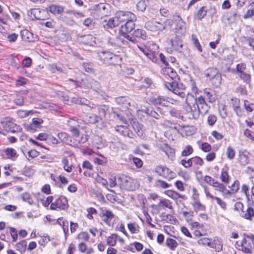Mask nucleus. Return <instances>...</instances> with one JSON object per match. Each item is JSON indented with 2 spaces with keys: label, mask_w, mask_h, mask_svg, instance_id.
I'll list each match as a JSON object with an SVG mask.
<instances>
[{
  "label": "nucleus",
  "mask_w": 254,
  "mask_h": 254,
  "mask_svg": "<svg viewBox=\"0 0 254 254\" xmlns=\"http://www.w3.org/2000/svg\"><path fill=\"white\" fill-rule=\"evenodd\" d=\"M99 114H100V116H103L105 117L106 115V113L108 110V108L106 105H101L98 108Z\"/></svg>",
  "instance_id": "de8ad7c7"
},
{
  "label": "nucleus",
  "mask_w": 254,
  "mask_h": 254,
  "mask_svg": "<svg viewBox=\"0 0 254 254\" xmlns=\"http://www.w3.org/2000/svg\"><path fill=\"white\" fill-rule=\"evenodd\" d=\"M186 102L190 119H197L200 114H205L208 110L204 98L202 96L195 98L191 94H188L186 96Z\"/></svg>",
  "instance_id": "f257e3e1"
},
{
  "label": "nucleus",
  "mask_w": 254,
  "mask_h": 254,
  "mask_svg": "<svg viewBox=\"0 0 254 254\" xmlns=\"http://www.w3.org/2000/svg\"><path fill=\"white\" fill-rule=\"evenodd\" d=\"M133 36L134 37H137L143 40H145L146 39V32L142 29H137L134 30L133 33Z\"/></svg>",
  "instance_id": "b1692460"
},
{
  "label": "nucleus",
  "mask_w": 254,
  "mask_h": 254,
  "mask_svg": "<svg viewBox=\"0 0 254 254\" xmlns=\"http://www.w3.org/2000/svg\"><path fill=\"white\" fill-rule=\"evenodd\" d=\"M204 73L212 85L216 87L220 86L222 82V76L217 68L214 67L207 68Z\"/></svg>",
  "instance_id": "20e7f679"
},
{
  "label": "nucleus",
  "mask_w": 254,
  "mask_h": 254,
  "mask_svg": "<svg viewBox=\"0 0 254 254\" xmlns=\"http://www.w3.org/2000/svg\"><path fill=\"white\" fill-rule=\"evenodd\" d=\"M166 87L170 91L173 92L179 87V85L176 81L167 82L165 83Z\"/></svg>",
  "instance_id": "473e14b6"
},
{
  "label": "nucleus",
  "mask_w": 254,
  "mask_h": 254,
  "mask_svg": "<svg viewBox=\"0 0 254 254\" xmlns=\"http://www.w3.org/2000/svg\"><path fill=\"white\" fill-rule=\"evenodd\" d=\"M117 236V234H113L111 236L109 237L107 240V244L111 246H115L116 244Z\"/></svg>",
  "instance_id": "c9c22d12"
},
{
  "label": "nucleus",
  "mask_w": 254,
  "mask_h": 254,
  "mask_svg": "<svg viewBox=\"0 0 254 254\" xmlns=\"http://www.w3.org/2000/svg\"><path fill=\"white\" fill-rule=\"evenodd\" d=\"M160 204L163 205L166 207H167L169 209H172L173 206L172 205V204L171 202L167 199H161L160 201Z\"/></svg>",
  "instance_id": "bf43d9fd"
},
{
  "label": "nucleus",
  "mask_w": 254,
  "mask_h": 254,
  "mask_svg": "<svg viewBox=\"0 0 254 254\" xmlns=\"http://www.w3.org/2000/svg\"><path fill=\"white\" fill-rule=\"evenodd\" d=\"M21 197L24 201H27V202L30 205L34 203L33 200L31 198L30 194L28 192H24L22 193Z\"/></svg>",
  "instance_id": "ea45409f"
},
{
  "label": "nucleus",
  "mask_w": 254,
  "mask_h": 254,
  "mask_svg": "<svg viewBox=\"0 0 254 254\" xmlns=\"http://www.w3.org/2000/svg\"><path fill=\"white\" fill-rule=\"evenodd\" d=\"M207 9L206 6L201 7L197 12V18L198 19H201L203 18L207 13Z\"/></svg>",
  "instance_id": "7c9ffc66"
},
{
  "label": "nucleus",
  "mask_w": 254,
  "mask_h": 254,
  "mask_svg": "<svg viewBox=\"0 0 254 254\" xmlns=\"http://www.w3.org/2000/svg\"><path fill=\"white\" fill-rule=\"evenodd\" d=\"M239 161L242 165H245L249 163V160L248 157L242 153L239 154Z\"/></svg>",
  "instance_id": "e433bc0d"
},
{
  "label": "nucleus",
  "mask_w": 254,
  "mask_h": 254,
  "mask_svg": "<svg viewBox=\"0 0 254 254\" xmlns=\"http://www.w3.org/2000/svg\"><path fill=\"white\" fill-rule=\"evenodd\" d=\"M146 4L145 0H140L136 4V8L138 10L144 11L146 9Z\"/></svg>",
  "instance_id": "79ce46f5"
},
{
  "label": "nucleus",
  "mask_w": 254,
  "mask_h": 254,
  "mask_svg": "<svg viewBox=\"0 0 254 254\" xmlns=\"http://www.w3.org/2000/svg\"><path fill=\"white\" fill-rule=\"evenodd\" d=\"M118 182L120 188L127 190L134 191L139 186V184L136 180L124 174L118 177Z\"/></svg>",
  "instance_id": "f03ea898"
},
{
  "label": "nucleus",
  "mask_w": 254,
  "mask_h": 254,
  "mask_svg": "<svg viewBox=\"0 0 254 254\" xmlns=\"http://www.w3.org/2000/svg\"><path fill=\"white\" fill-rule=\"evenodd\" d=\"M58 136L62 141L66 142L68 140V134L65 132H60L58 134Z\"/></svg>",
  "instance_id": "4d7b16f0"
},
{
  "label": "nucleus",
  "mask_w": 254,
  "mask_h": 254,
  "mask_svg": "<svg viewBox=\"0 0 254 254\" xmlns=\"http://www.w3.org/2000/svg\"><path fill=\"white\" fill-rule=\"evenodd\" d=\"M116 130L124 136H128L130 138L132 137L131 136V135L132 134V132L127 127H126L123 126H117L116 127Z\"/></svg>",
  "instance_id": "6ab92c4d"
},
{
  "label": "nucleus",
  "mask_w": 254,
  "mask_h": 254,
  "mask_svg": "<svg viewBox=\"0 0 254 254\" xmlns=\"http://www.w3.org/2000/svg\"><path fill=\"white\" fill-rule=\"evenodd\" d=\"M27 246V243L25 240H23L20 242L17 243L16 245V247L21 252L25 250V248Z\"/></svg>",
  "instance_id": "3c124183"
},
{
  "label": "nucleus",
  "mask_w": 254,
  "mask_h": 254,
  "mask_svg": "<svg viewBox=\"0 0 254 254\" xmlns=\"http://www.w3.org/2000/svg\"><path fill=\"white\" fill-rule=\"evenodd\" d=\"M214 187L215 188L216 190H218L220 192H223L225 190H226V187L223 184L219 183L218 182H217V183H215Z\"/></svg>",
  "instance_id": "13d9d810"
},
{
  "label": "nucleus",
  "mask_w": 254,
  "mask_h": 254,
  "mask_svg": "<svg viewBox=\"0 0 254 254\" xmlns=\"http://www.w3.org/2000/svg\"><path fill=\"white\" fill-rule=\"evenodd\" d=\"M198 243L199 244L207 245L211 248H214V244L213 243H210L209 240L206 238H204L198 240Z\"/></svg>",
  "instance_id": "49530a36"
},
{
  "label": "nucleus",
  "mask_w": 254,
  "mask_h": 254,
  "mask_svg": "<svg viewBox=\"0 0 254 254\" xmlns=\"http://www.w3.org/2000/svg\"><path fill=\"white\" fill-rule=\"evenodd\" d=\"M244 134L245 136L249 138L252 140L254 141V133L252 132L248 129H245L244 131Z\"/></svg>",
  "instance_id": "774afa93"
},
{
  "label": "nucleus",
  "mask_w": 254,
  "mask_h": 254,
  "mask_svg": "<svg viewBox=\"0 0 254 254\" xmlns=\"http://www.w3.org/2000/svg\"><path fill=\"white\" fill-rule=\"evenodd\" d=\"M68 207L67 198L64 196L58 197L55 202L51 204L50 208L52 210H56L59 208L61 210L67 209Z\"/></svg>",
  "instance_id": "0eeeda50"
},
{
  "label": "nucleus",
  "mask_w": 254,
  "mask_h": 254,
  "mask_svg": "<svg viewBox=\"0 0 254 254\" xmlns=\"http://www.w3.org/2000/svg\"><path fill=\"white\" fill-rule=\"evenodd\" d=\"M137 47L145 55L151 59V57L152 56V54L151 53H149V50L145 46H140L137 45Z\"/></svg>",
  "instance_id": "c03bdc74"
},
{
  "label": "nucleus",
  "mask_w": 254,
  "mask_h": 254,
  "mask_svg": "<svg viewBox=\"0 0 254 254\" xmlns=\"http://www.w3.org/2000/svg\"><path fill=\"white\" fill-rule=\"evenodd\" d=\"M82 86L86 89H92L96 91L101 88L100 83L91 77H87L83 81Z\"/></svg>",
  "instance_id": "1a4fd4ad"
},
{
  "label": "nucleus",
  "mask_w": 254,
  "mask_h": 254,
  "mask_svg": "<svg viewBox=\"0 0 254 254\" xmlns=\"http://www.w3.org/2000/svg\"><path fill=\"white\" fill-rule=\"evenodd\" d=\"M181 164L186 168H189L191 166L192 164L191 158L187 160L183 159L181 160Z\"/></svg>",
  "instance_id": "603ef678"
},
{
  "label": "nucleus",
  "mask_w": 254,
  "mask_h": 254,
  "mask_svg": "<svg viewBox=\"0 0 254 254\" xmlns=\"http://www.w3.org/2000/svg\"><path fill=\"white\" fill-rule=\"evenodd\" d=\"M201 149L204 152H207L211 150V146L207 142H204L201 145Z\"/></svg>",
  "instance_id": "e2e57ef3"
},
{
  "label": "nucleus",
  "mask_w": 254,
  "mask_h": 254,
  "mask_svg": "<svg viewBox=\"0 0 254 254\" xmlns=\"http://www.w3.org/2000/svg\"><path fill=\"white\" fill-rule=\"evenodd\" d=\"M164 173L163 177L167 179L168 180H171L174 179L176 176V174L167 167L164 169Z\"/></svg>",
  "instance_id": "a878e982"
},
{
  "label": "nucleus",
  "mask_w": 254,
  "mask_h": 254,
  "mask_svg": "<svg viewBox=\"0 0 254 254\" xmlns=\"http://www.w3.org/2000/svg\"><path fill=\"white\" fill-rule=\"evenodd\" d=\"M174 19L177 22L176 26V34L177 37L184 36L186 33V23L179 15L174 17Z\"/></svg>",
  "instance_id": "6e6552de"
},
{
  "label": "nucleus",
  "mask_w": 254,
  "mask_h": 254,
  "mask_svg": "<svg viewBox=\"0 0 254 254\" xmlns=\"http://www.w3.org/2000/svg\"><path fill=\"white\" fill-rule=\"evenodd\" d=\"M99 59L105 64H118L121 61V58L118 55L109 51H101L98 53Z\"/></svg>",
  "instance_id": "39448f33"
},
{
  "label": "nucleus",
  "mask_w": 254,
  "mask_h": 254,
  "mask_svg": "<svg viewBox=\"0 0 254 254\" xmlns=\"http://www.w3.org/2000/svg\"><path fill=\"white\" fill-rule=\"evenodd\" d=\"M77 238L78 239H81L85 241H87L89 240L88 234L86 232H82L78 234Z\"/></svg>",
  "instance_id": "680f3d73"
},
{
  "label": "nucleus",
  "mask_w": 254,
  "mask_h": 254,
  "mask_svg": "<svg viewBox=\"0 0 254 254\" xmlns=\"http://www.w3.org/2000/svg\"><path fill=\"white\" fill-rule=\"evenodd\" d=\"M94 39V37L92 35L87 34L81 36L79 39V41L84 45H91L92 44Z\"/></svg>",
  "instance_id": "aec40b11"
},
{
  "label": "nucleus",
  "mask_w": 254,
  "mask_h": 254,
  "mask_svg": "<svg viewBox=\"0 0 254 254\" xmlns=\"http://www.w3.org/2000/svg\"><path fill=\"white\" fill-rule=\"evenodd\" d=\"M250 242L244 238L241 242V250L245 253H249L251 252V249H253L251 246H249Z\"/></svg>",
  "instance_id": "5701e85b"
},
{
  "label": "nucleus",
  "mask_w": 254,
  "mask_h": 254,
  "mask_svg": "<svg viewBox=\"0 0 254 254\" xmlns=\"http://www.w3.org/2000/svg\"><path fill=\"white\" fill-rule=\"evenodd\" d=\"M100 216L103 218V220L106 223H108V221L114 218V214L110 211L101 209L100 212Z\"/></svg>",
  "instance_id": "dca6fc26"
},
{
  "label": "nucleus",
  "mask_w": 254,
  "mask_h": 254,
  "mask_svg": "<svg viewBox=\"0 0 254 254\" xmlns=\"http://www.w3.org/2000/svg\"><path fill=\"white\" fill-rule=\"evenodd\" d=\"M241 215L247 219H251L252 217L254 216V210L252 208L249 207L246 212L242 211Z\"/></svg>",
  "instance_id": "393cba45"
},
{
  "label": "nucleus",
  "mask_w": 254,
  "mask_h": 254,
  "mask_svg": "<svg viewBox=\"0 0 254 254\" xmlns=\"http://www.w3.org/2000/svg\"><path fill=\"white\" fill-rule=\"evenodd\" d=\"M217 121L216 117L214 115H210L207 118V123L209 125L213 126Z\"/></svg>",
  "instance_id": "5fc2aeb1"
},
{
  "label": "nucleus",
  "mask_w": 254,
  "mask_h": 254,
  "mask_svg": "<svg viewBox=\"0 0 254 254\" xmlns=\"http://www.w3.org/2000/svg\"><path fill=\"white\" fill-rule=\"evenodd\" d=\"M191 38H192V40L193 41L194 45L197 48L199 52H202V48L201 47V45H200L199 42H198V40L196 36L195 35L192 34L191 35Z\"/></svg>",
  "instance_id": "37998d69"
},
{
  "label": "nucleus",
  "mask_w": 254,
  "mask_h": 254,
  "mask_svg": "<svg viewBox=\"0 0 254 254\" xmlns=\"http://www.w3.org/2000/svg\"><path fill=\"white\" fill-rule=\"evenodd\" d=\"M47 10L55 15L62 14L64 10V8L61 5H51L47 8Z\"/></svg>",
  "instance_id": "a211bd4d"
},
{
  "label": "nucleus",
  "mask_w": 254,
  "mask_h": 254,
  "mask_svg": "<svg viewBox=\"0 0 254 254\" xmlns=\"http://www.w3.org/2000/svg\"><path fill=\"white\" fill-rule=\"evenodd\" d=\"M173 23V21L171 19H166L163 23L149 21L145 23V27L150 31L159 33L164 30L171 28Z\"/></svg>",
  "instance_id": "7ed1b4c3"
},
{
  "label": "nucleus",
  "mask_w": 254,
  "mask_h": 254,
  "mask_svg": "<svg viewBox=\"0 0 254 254\" xmlns=\"http://www.w3.org/2000/svg\"><path fill=\"white\" fill-rule=\"evenodd\" d=\"M240 78L243 80L244 82L247 84H249L251 80V76L250 74L244 72L239 74Z\"/></svg>",
  "instance_id": "2f4dec72"
},
{
  "label": "nucleus",
  "mask_w": 254,
  "mask_h": 254,
  "mask_svg": "<svg viewBox=\"0 0 254 254\" xmlns=\"http://www.w3.org/2000/svg\"><path fill=\"white\" fill-rule=\"evenodd\" d=\"M115 16L119 24L122 22H127L130 20H136V15L130 11H119L116 13Z\"/></svg>",
  "instance_id": "423d86ee"
},
{
  "label": "nucleus",
  "mask_w": 254,
  "mask_h": 254,
  "mask_svg": "<svg viewBox=\"0 0 254 254\" xmlns=\"http://www.w3.org/2000/svg\"><path fill=\"white\" fill-rule=\"evenodd\" d=\"M152 104L155 105H161L166 106L167 101L166 100V97L159 96L157 97H152L150 99Z\"/></svg>",
  "instance_id": "f3484780"
},
{
  "label": "nucleus",
  "mask_w": 254,
  "mask_h": 254,
  "mask_svg": "<svg viewBox=\"0 0 254 254\" xmlns=\"http://www.w3.org/2000/svg\"><path fill=\"white\" fill-rule=\"evenodd\" d=\"M88 118V119H87V121L91 124H95L102 120V118L101 117H99L95 115H90Z\"/></svg>",
  "instance_id": "72a5a7b5"
},
{
  "label": "nucleus",
  "mask_w": 254,
  "mask_h": 254,
  "mask_svg": "<svg viewBox=\"0 0 254 254\" xmlns=\"http://www.w3.org/2000/svg\"><path fill=\"white\" fill-rule=\"evenodd\" d=\"M5 152L8 158H12L16 156V151L13 148H7Z\"/></svg>",
  "instance_id": "09e8293b"
},
{
  "label": "nucleus",
  "mask_w": 254,
  "mask_h": 254,
  "mask_svg": "<svg viewBox=\"0 0 254 254\" xmlns=\"http://www.w3.org/2000/svg\"><path fill=\"white\" fill-rule=\"evenodd\" d=\"M116 103L124 109H128L130 106V99L125 96H120L115 98Z\"/></svg>",
  "instance_id": "4468645a"
},
{
  "label": "nucleus",
  "mask_w": 254,
  "mask_h": 254,
  "mask_svg": "<svg viewBox=\"0 0 254 254\" xmlns=\"http://www.w3.org/2000/svg\"><path fill=\"white\" fill-rule=\"evenodd\" d=\"M193 150L192 147L190 145H188L185 147V149L182 151V155L183 156H189L193 152Z\"/></svg>",
  "instance_id": "58836bf2"
},
{
  "label": "nucleus",
  "mask_w": 254,
  "mask_h": 254,
  "mask_svg": "<svg viewBox=\"0 0 254 254\" xmlns=\"http://www.w3.org/2000/svg\"><path fill=\"white\" fill-rule=\"evenodd\" d=\"M136 20L131 19L126 22L124 25H122L120 27V32L122 34H126L130 32L135 27L134 22Z\"/></svg>",
  "instance_id": "9b49d317"
},
{
  "label": "nucleus",
  "mask_w": 254,
  "mask_h": 254,
  "mask_svg": "<svg viewBox=\"0 0 254 254\" xmlns=\"http://www.w3.org/2000/svg\"><path fill=\"white\" fill-rule=\"evenodd\" d=\"M244 106L245 109L248 112H251L254 110V104H250L248 101H245Z\"/></svg>",
  "instance_id": "0e129e2a"
},
{
  "label": "nucleus",
  "mask_w": 254,
  "mask_h": 254,
  "mask_svg": "<svg viewBox=\"0 0 254 254\" xmlns=\"http://www.w3.org/2000/svg\"><path fill=\"white\" fill-rule=\"evenodd\" d=\"M164 151L169 158L174 157L175 154V151L173 149L170 148L169 146L166 145L164 148Z\"/></svg>",
  "instance_id": "a19ab883"
},
{
  "label": "nucleus",
  "mask_w": 254,
  "mask_h": 254,
  "mask_svg": "<svg viewBox=\"0 0 254 254\" xmlns=\"http://www.w3.org/2000/svg\"><path fill=\"white\" fill-rule=\"evenodd\" d=\"M220 179L223 182L226 184L228 183L229 181V176L226 170H222L220 176Z\"/></svg>",
  "instance_id": "f704fd0d"
},
{
  "label": "nucleus",
  "mask_w": 254,
  "mask_h": 254,
  "mask_svg": "<svg viewBox=\"0 0 254 254\" xmlns=\"http://www.w3.org/2000/svg\"><path fill=\"white\" fill-rule=\"evenodd\" d=\"M93 12L94 14L98 16L107 15V10L106 5L105 3H100L98 4L95 5L93 6Z\"/></svg>",
  "instance_id": "f8f14e48"
},
{
  "label": "nucleus",
  "mask_w": 254,
  "mask_h": 254,
  "mask_svg": "<svg viewBox=\"0 0 254 254\" xmlns=\"http://www.w3.org/2000/svg\"><path fill=\"white\" fill-rule=\"evenodd\" d=\"M28 80L23 77H19L16 81V85L17 86H22L27 83Z\"/></svg>",
  "instance_id": "69168bd1"
},
{
  "label": "nucleus",
  "mask_w": 254,
  "mask_h": 254,
  "mask_svg": "<svg viewBox=\"0 0 254 254\" xmlns=\"http://www.w3.org/2000/svg\"><path fill=\"white\" fill-rule=\"evenodd\" d=\"M232 101H235V104H233V109L238 116H242V113L241 109L239 106V100L237 99H232Z\"/></svg>",
  "instance_id": "cd10ccee"
},
{
  "label": "nucleus",
  "mask_w": 254,
  "mask_h": 254,
  "mask_svg": "<svg viewBox=\"0 0 254 254\" xmlns=\"http://www.w3.org/2000/svg\"><path fill=\"white\" fill-rule=\"evenodd\" d=\"M62 162L64 165V170L67 172H70L72 171V166H68V161L66 157H64L62 159Z\"/></svg>",
  "instance_id": "4c0bfd02"
},
{
  "label": "nucleus",
  "mask_w": 254,
  "mask_h": 254,
  "mask_svg": "<svg viewBox=\"0 0 254 254\" xmlns=\"http://www.w3.org/2000/svg\"><path fill=\"white\" fill-rule=\"evenodd\" d=\"M191 161L192 163H193L195 164L199 165L200 166H202L203 163V160L197 156L191 158Z\"/></svg>",
  "instance_id": "338daca9"
},
{
  "label": "nucleus",
  "mask_w": 254,
  "mask_h": 254,
  "mask_svg": "<svg viewBox=\"0 0 254 254\" xmlns=\"http://www.w3.org/2000/svg\"><path fill=\"white\" fill-rule=\"evenodd\" d=\"M113 114L114 118L121 121L122 122L125 124H127V122L126 119L120 113H119L116 111H113Z\"/></svg>",
  "instance_id": "a18cd8bd"
},
{
  "label": "nucleus",
  "mask_w": 254,
  "mask_h": 254,
  "mask_svg": "<svg viewBox=\"0 0 254 254\" xmlns=\"http://www.w3.org/2000/svg\"><path fill=\"white\" fill-rule=\"evenodd\" d=\"M10 233L12 237V241L13 242H15L17 240L18 237L17 231L15 228L11 227L10 228Z\"/></svg>",
  "instance_id": "052dcab7"
},
{
  "label": "nucleus",
  "mask_w": 254,
  "mask_h": 254,
  "mask_svg": "<svg viewBox=\"0 0 254 254\" xmlns=\"http://www.w3.org/2000/svg\"><path fill=\"white\" fill-rule=\"evenodd\" d=\"M171 185L161 180H157L155 182V186L158 188L166 189L170 187Z\"/></svg>",
  "instance_id": "c756f323"
},
{
  "label": "nucleus",
  "mask_w": 254,
  "mask_h": 254,
  "mask_svg": "<svg viewBox=\"0 0 254 254\" xmlns=\"http://www.w3.org/2000/svg\"><path fill=\"white\" fill-rule=\"evenodd\" d=\"M233 193H236L239 189V182L238 181H235L230 187Z\"/></svg>",
  "instance_id": "6e6d98bb"
},
{
  "label": "nucleus",
  "mask_w": 254,
  "mask_h": 254,
  "mask_svg": "<svg viewBox=\"0 0 254 254\" xmlns=\"http://www.w3.org/2000/svg\"><path fill=\"white\" fill-rule=\"evenodd\" d=\"M170 43L173 48L177 51L181 50L183 47L182 42L178 38H176L175 39H171Z\"/></svg>",
  "instance_id": "4be33fe9"
},
{
  "label": "nucleus",
  "mask_w": 254,
  "mask_h": 254,
  "mask_svg": "<svg viewBox=\"0 0 254 254\" xmlns=\"http://www.w3.org/2000/svg\"><path fill=\"white\" fill-rule=\"evenodd\" d=\"M21 35L22 39L24 41L30 42L35 41L37 38L36 36H34L32 33L30 32L27 30H24L21 31Z\"/></svg>",
  "instance_id": "2eb2a0df"
},
{
  "label": "nucleus",
  "mask_w": 254,
  "mask_h": 254,
  "mask_svg": "<svg viewBox=\"0 0 254 254\" xmlns=\"http://www.w3.org/2000/svg\"><path fill=\"white\" fill-rule=\"evenodd\" d=\"M3 129L7 132H15L20 131L21 128L20 126L10 121H5L1 122Z\"/></svg>",
  "instance_id": "9d476101"
},
{
  "label": "nucleus",
  "mask_w": 254,
  "mask_h": 254,
  "mask_svg": "<svg viewBox=\"0 0 254 254\" xmlns=\"http://www.w3.org/2000/svg\"><path fill=\"white\" fill-rule=\"evenodd\" d=\"M246 68V65L245 64L241 63L237 65L236 69L239 74L245 72V70Z\"/></svg>",
  "instance_id": "864d4df0"
},
{
  "label": "nucleus",
  "mask_w": 254,
  "mask_h": 254,
  "mask_svg": "<svg viewBox=\"0 0 254 254\" xmlns=\"http://www.w3.org/2000/svg\"><path fill=\"white\" fill-rule=\"evenodd\" d=\"M165 193L170 197L175 200L181 197V195L179 193L172 190H167L165 191Z\"/></svg>",
  "instance_id": "c85d7f7f"
},
{
  "label": "nucleus",
  "mask_w": 254,
  "mask_h": 254,
  "mask_svg": "<svg viewBox=\"0 0 254 254\" xmlns=\"http://www.w3.org/2000/svg\"><path fill=\"white\" fill-rule=\"evenodd\" d=\"M166 246L171 250H174L178 246L177 241L172 238H167L166 240Z\"/></svg>",
  "instance_id": "bb28decb"
},
{
  "label": "nucleus",
  "mask_w": 254,
  "mask_h": 254,
  "mask_svg": "<svg viewBox=\"0 0 254 254\" xmlns=\"http://www.w3.org/2000/svg\"><path fill=\"white\" fill-rule=\"evenodd\" d=\"M235 155V152L234 150L231 147H228L227 150V157L230 159H233Z\"/></svg>",
  "instance_id": "8fccbe9b"
},
{
  "label": "nucleus",
  "mask_w": 254,
  "mask_h": 254,
  "mask_svg": "<svg viewBox=\"0 0 254 254\" xmlns=\"http://www.w3.org/2000/svg\"><path fill=\"white\" fill-rule=\"evenodd\" d=\"M204 94L209 102L213 103L215 101L216 96L214 90L210 89H205L204 90Z\"/></svg>",
  "instance_id": "412c9836"
},
{
  "label": "nucleus",
  "mask_w": 254,
  "mask_h": 254,
  "mask_svg": "<svg viewBox=\"0 0 254 254\" xmlns=\"http://www.w3.org/2000/svg\"><path fill=\"white\" fill-rule=\"evenodd\" d=\"M102 25L105 29L113 28L119 25L116 16L108 20H104L102 22Z\"/></svg>",
  "instance_id": "ddd939ff"
}]
</instances>
